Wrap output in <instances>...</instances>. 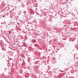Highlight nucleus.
Masks as SVG:
<instances>
[{
	"instance_id": "f257e3e1",
	"label": "nucleus",
	"mask_w": 78,
	"mask_h": 78,
	"mask_svg": "<svg viewBox=\"0 0 78 78\" xmlns=\"http://www.w3.org/2000/svg\"><path fill=\"white\" fill-rule=\"evenodd\" d=\"M0 45L1 47L2 46V45H3V44L2 43V42H1V43H0ZM2 48V47H1Z\"/></svg>"
},
{
	"instance_id": "f03ea898",
	"label": "nucleus",
	"mask_w": 78,
	"mask_h": 78,
	"mask_svg": "<svg viewBox=\"0 0 78 78\" xmlns=\"http://www.w3.org/2000/svg\"><path fill=\"white\" fill-rule=\"evenodd\" d=\"M32 42L33 43H35L36 42V41L34 40H33L32 41Z\"/></svg>"
},
{
	"instance_id": "7ed1b4c3",
	"label": "nucleus",
	"mask_w": 78,
	"mask_h": 78,
	"mask_svg": "<svg viewBox=\"0 0 78 78\" xmlns=\"http://www.w3.org/2000/svg\"><path fill=\"white\" fill-rule=\"evenodd\" d=\"M53 63H56V62H53Z\"/></svg>"
},
{
	"instance_id": "20e7f679",
	"label": "nucleus",
	"mask_w": 78,
	"mask_h": 78,
	"mask_svg": "<svg viewBox=\"0 0 78 78\" xmlns=\"http://www.w3.org/2000/svg\"><path fill=\"white\" fill-rule=\"evenodd\" d=\"M9 33H11V31H9Z\"/></svg>"
},
{
	"instance_id": "39448f33",
	"label": "nucleus",
	"mask_w": 78,
	"mask_h": 78,
	"mask_svg": "<svg viewBox=\"0 0 78 78\" xmlns=\"http://www.w3.org/2000/svg\"><path fill=\"white\" fill-rule=\"evenodd\" d=\"M5 16V15H4L3 16V17H4L5 16Z\"/></svg>"
},
{
	"instance_id": "423d86ee",
	"label": "nucleus",
	"mask_w": 78,
	"mask_h": 78,
	"mask_svg": "<svg viewBox=\"0 0 78 78\" xmlns=\"http://www.w3.org/2000/svg\"><path fill=\"white\" fill-rule=\"evenodd\" d=\"M36 9V10H37V8H36V9Z\"/></svg>"
},
{
	"instance_id": "0eeeda50",
	"label": "nucleus",
	"mask_w": 78,
	"mask_h": 78,
	"mask_svg": "<svg viewBox=\"0 0 78 78\" xmlns=\"http://www.w3.org/2000/svg\"><path fill=\"white\" fill-rule=\"evenodd\" d=\"M0 17H2V16H1Z\"/></svg>"
},
{
	"instance_id": "6e6552de",
	"label": "nucleus",
	"mask_w": 78,
	"mask_h": 78,
	"mask_svg": "<svg viewBox=\"0 0 78 78\" xmlns=\"http://www.w3.org/2000/svg\"><path fill=\"white\" fill-rule=\"evenodd\" d=\"M54 61H55V60H54Z\"/></svg>"
},
{
	"instance_id": "1a4fd4ad",
	"label": "nucleus",
	"mask_w": 78,
	"mask_h": 78,
	"mask_svg": "<svg viewBox=\"0 0 78 78\" xmlns=\"http://www.w3.org/2000/svg\"><path fill=\"white\" fill-rule=\"evenodd\" d=\"M35 45H36L35 44Z\"/></svg>"
}]
</instances>
